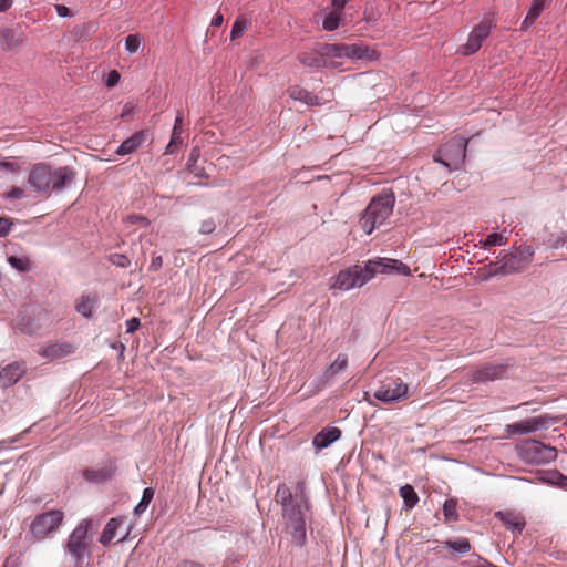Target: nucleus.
Instances as JSON below:
<instances>
[{
  "label": "nucleus",
  "mask_w": 567,
  "mask_h": 567,
  "mask_svg": "<svg viewBox=\"0 0 567 567\" xmlns=\"http://www.w3.org/2000/svg\"><path fill=\"white\" fill-rule=\"evenodd\" d=\"M275 499L281 505L284 530L290 536L292 545L296 547L305 546L307 542L306 512L309 509L308 499L303 495L293 496L286 484L278 486Z\"/></svg>",
  "instance_id": "obj_1"
},
{
  "label": "nucleus",
  "mask_w": 567,
  "mask_h": 567,
  "mask_svg": "<svg viewBox=\"0 0 567 567\" xmlns=\"http://www.w3.org/2000/svg\"><path fill=\"white\" fill-rule=\"evenodd\" d=\"M75 172L69 166L52 167L39 163L32 166L28 175V184L37 192L49 194L60 192L74 181Z\"/></svg>",
  "instance_id": "obj_2"
},
{
  "label": "nucleus",
  "mask_w": 567,
  "mask_h": 567,
  "mask_svg": "<svg viewBox=\"0 0 567 567\" xmlns=\"http://www.w3.org/2000/svg\"><path fill=\"white\" fill-rule=\"evenodd\" d=\"M394 202L392 193H382L371 199L359 221L367 235L385 223L393 212Z\"/></svg>",
  "instance_id": "obj_3"
},
{
  "label": "nucleus",
  "mask_w": 567,
  "mask_h": 567,
  "mask_svg": "<svg viewBox=\"0 0 567 567\" xmlns=\"http://www.w3.org/2000/svg\"><path fill=\"white\" fill-rule=\"evenodd\" d=\"M64 519L61 509H50L34 516L29 526L30 540L42 542L55 534Z\"/></svg>",
  "instance_id": "obj_4"
},
{
  "label": "nucleus",
  "mask_w": 567,
  "mask_h": 567,
  "mask_svg": "<svg viewBox=\"0 0 567 567\" xmlns=\"http://www.w3.org/2000/svg\"><path fill=\"white\" fill-rule=\"evenodd\" d=\"M518 457L527 464H548L557 458L556 447L537 440H524L516 444Z\"/></svg>",
  "instance_id": "obj_5"
},
{
  "label": "nucleus",
  "mask_w": 567,
  "mask_h": 567,
  "mask_svg": "<svg viewBox=\"0 0 567 567\" xmlns=\"http://www.w3.org/2000/svg\"><path fill=\"white\" fill-rule=\"evenodd\" d=\"M467 140L454 136L447 141L434 155V161L440 162L450 169L458 168L466 156Z\"/></svg>",
  "instance_id": "obj_6"
},
{
  "label": "nucleus",
  "mask_w": 567,
  "mask_h": 567,
  "mask_svg": "<svg viewBox=\"0 0 567 567\" xmlns=\"http://www.w3.org/2000/svg\"><path fill=\"white\" fill-rule=\"evenodd\" d=\"M495 27L496 21L494 14H486L470 32L466 43L458 47L457 53L464 56L476 53L481 49L483 41L487 39L492 29Z\"/></svg>",
  "instance_id": "obj_7"
},
{
  "label": "nucleus",
  "mask_w": 567,
  "mask_h": 567,
  "mask_svg": "<svg viewBox=\"0 0 567 567\" xmlns=\"http://www.w3.org/2000/svg\"><path fill=\"white\" fill-rule=\"evenodd\" d=\"M326 55L332 59L348 58L351 60H374L377 52L362 43H331L326 44Z\"/></svg>",
  "instance_id": "obj_8"
},
{
  "label": "nucleus",
  "mask_w": 567,
  "mask_h": 567,
  "mask_svg": "<svg viewBox=\"0 0 567 567\" xmlns=\"http://www.w3.org/2000/svg\"><path fill=\"white\" fill-rule=\"evenodd\" d=\"M330 288L339 290H350L354 287H361L371 280V275L367 271V265L361 267L354 265L348 269L341 270L332 278Z\"/></svg>",
  "instance_id": "obj_9"
},
{
  "label": "nucleus",
  "mask_w": 567,
  "mask_h": 567,
  "mask_svg": "<svg viewBox=\"0 0 567 567\" xmlns=\"http://www.w3.org/2000/svg\"><path fill=\"white\" fill-rule=\"evenodd\" d=\"M409 394V386L401 379H389L381 383L374 391L373 396L378 401L391 404L405 400Z\"/></svg>",
  "instance_id": "obj_10"
},
{
  "label": "nucleus",
  "mask_w": 567,
  "mask_h": 567,
  "mask_svg": "<svg viewBox=\"0 0 567 567\" xmlns=\"http://www.w3.org/2000/svg\"><path fill=\"white\" fill-rule=\"evenodd\" d=\"M90 520H82L71 533L66 543L68 553L75 559L76 563L83 560L87 548V534Z\"/></svg>",
  "instance_id": "obj_11"
},
{
  "label": "nucleus",
  "mask_w": 567,
  "mask_h": 567,
  "mask_svg": "<svg viewBox=\"0 0 567 567\" xmlns=\"http://www.w3.org/2000/svg\"><path fill=\"white\" fill-rule=\"evenodd\" d=\"M534 249L530 246L519 247L511 254L504 255L502 261L505 271L509 274L520 272L532 262Z\"/></svg>",
  "instance_id": "obj_12"
},
{
  "label": "nucleus",
  "mask_w": 567,
  "mask_h": 567,
  "mask_svg": "<svg viewBox=\"0 0 567 567\" xmlns=\"http://www.w3.org/2000/svg\"><path fill=\"white\" fill-rule=\"evenodd\" d=\"M553 421L554 419L548 415H538L508 424L506 431L511 435L533 433L549 427Z\"/></svg>",
  "instance_id": "obj_13"
},
{
  "label": "nucleus",
  "mask_w": 567,
  "mask_h": 567,
  "mask_svg": "<svg viewBox=\"0 0 567 567\" xmlns=\"http://www.w3.org/2000/svg\"><path fill=\"white\" fill-rule=\"evenodd\" d=\"M367 271L371 275V279L377 274L396 271L401 275L409 276L411 272L410 268L405 264H403L396 259H388V258H384V259L378 258V259L369 260L367 262Z\"/></svg>",
  "instance_id": "obj_14"
},
{
  "label": "nucleus",
  "mask_w": 567,
  "mask_h": 567,
  "mask_svg": "<svg viewBox=\"0 0 567 567\" xmlns=\"http://www.w3.org/2000/svg\"><path fill=\"white\" fill-rule=\"evenodd\" d=\"M299 62L308 68H328L334 66L332 55H326V44L321 45L319 50L306 51L298 54Z\"/></svg>",
  "instance_id": "obj_15"
},
{
  "label": "nucleus",
  "mask_w": 567,
  "mask_h": 567,
  "mask_svg": "<svg viewBox=\"0 0 567 567\" xmlns=\"http://www.w3.org/2000/svg\"><path fill=\"white\" fill-rule=\"evenodd\" d=\"M73 352L74 347L69 342L43 343L37 350V353L40 357L45 358L49 361L63 359Z\"/></svg>",
  "instance_id": "obj_16"
},
{
  "label": "nucleus",
  "mask_w": 567,
  "mask_h": 567,
  "mask_svg": "<svg viewBox=\"0 0 567 567\" xmlns=\"http://www.w3.org/2000/svg\"><path fill=\"white\" fill-rule=\"evenodd\" d=\"M25 363L22 361H14L0 370V385L9 388L16 384L25 373Z\"/></svg>",
  "instance_id": "obj_17"
},
{
  "label": "nucleus",
  "mask_w": 567,
  "mask_h": 567,
  "mask_svg": "<svg viewBox=\"0 0 567 567\" xmlns=\"http://www.w3.org/2000/svg\"><path fill=\"white\" fill-rule=\"evenodd\" d=\"M495 517H497L508 530L516 535H519L526 525L524 516L519 513L496 512Z\"/></svg>",
  "instance_id": "obj_18"
},
{
  "label": "nucleus",
  "mask_w": 567,
  "mask_h": 567,
  "mask_svg": "<svg viewBox=\"0 0 567 567\" xmlns=\"http://www.w3.org/2000/svg\"><path fill=\"white\" fill-rule=\"evenodd\" d=\"M148 138V132L141 130L123 141L116 150V154L124 156L134 153Z\"/></svg>",
  "instance_id": "obj_19"
},
{
  "label": "nucleus",
  "mask_w": 567,
  "mask_h": 567,
  "mask_svg": "<svg viewBox=\"0 0 567 567\" xmlns=\"http://www.w3.org/2000/svg\"><path fill=\"white\" fill-rule=\"evenodd\" d=\"M0 41L2 50L11 51L21 47L25 42V35L23 32L6 28L0 31Z\"/></svg>",
  "instance_id": "obj_20"
},
{
  "label": "nucleus",
  "mask_w": 567,
  "mask_h": 567,
  "mask_svg": "<svg viewBox=\"0 0 567 567\" xmlns=\"http://www.w3.org/2000/svg\"><path fill=\"white\" fill-rule=\"evenodd\" d=\"M341 436L340 429L336 426L326 427L321 430L316 436L313 437V445L318 450H322L331 445L333 442L339 440Z\"/></svg>",
  "instance_id": "obj_21"
},
{
  "label": "nucleus",
  "mask_w": 567,
  "mask_h": 567,
  "mask_svg": "<svg viewBox=\"0 0 567 567\" xmlns=\"http://www.w3.org/2000/svg\"><path fill=\"white\" fill-rule=\"evenodd\" d=\"M505 372L503 364H484L480 367L474 373L475 381H494L499 379Z\"/></svg>",
  "instance_id": "obj_22"
},
{
  "label": "nucleus",
  "mask_w": 567,
  "mask_h": 567,
  "mask_svg": "<svg viewBox=\"0 0 567 567\" xmlns=\"http://www.w3.org/2000/svg\"><path fill=\"white\" fill-rule=\"evenodd\" d=\"M288 95L291 99L300 101L309 106H316L321 104L318 95L298 85L289 87Z\"/></svg>",
  "instance_id": "obj_23"
},
{
  "label": "nucleus",
  "mask_w": 567,
  "mask_h": 567,
  "mask_svg": "<svg viewBox=\"0 0 567 567\" xmlns=\"http://www.w3.org/2000/svg\"><path fill=\"white\" fill-rule=\"evenodd\" d=\"M182 132H183V117L181 114H178L175 118L171 140H169L168 145L166 146L164 154H174L183 145Z\"/></svg>",
  "instance_id": "obj_24"
},
{
  "label": "nucleus",
  "mask_w": 567,
  "mask_h": 567,
  "mask_svg": "<svg viewBox=\"0 0 567 567\" xmlns=\"http://www.w3.org/2000/svg\"><path fill=\"white\" fill-rule=\"evenodd\" d=\"M551 0H534L529 11L527 12L523 23L522 29L527 30L540 16L543 10L550 4Z\"/></svg>",
  "instance_id": "obj_25"
},
{
  "label": "nucleus",
  "mask_w": 567,
  "mask_h": 567,
  "mask_svg": "<svg viewBox=\"0 0 567 567\" xmlns=\"http://www.w3.org/2000/svg\"><path fill=\"white\" fill-rule=\"evenodd\" d=\"M348 355L346 353H339L336 360L324 370L322 379L324 382L332 380L338 373L346 370L348 367Z\"/></svg>",
  "instance_id": "obj_26"
},
{
  "label": "nucleus",
  "mask_w": 567,
  "mask_h": 567,
  "mask_svg": "<svg viewBox=\"0 0 567 567\" xmlns=\"http://www.w3.org/2000/svg\"><path fill=\"white\" fill-rule=\"evenodd\" d=\"M96 302V295H83L76 300L75 310L85 318H90L92 316L93 308Z\"/></svg>",
  "instance_id": "obj_27"
},
{
  "label": "nucleus",
  "mask_w": 567,
  "mask_h": 567,
  "mask_svg": "<svg viewBox=\"0 0 567 567\" xmlns=\"http://www.w3.org/2000/svg\"><path fill=\"white\" fill-rule=\"evenodd\" d=\"M22 169V163L16 158H3L0 161V178L10 177L18 175Z\"/></svg>",
  "instance_id": "obj_28"
},
{
  "label": "nucleus",
  "mask_w": 567,
  "mask_h": 567,
  "mask_svg": "<svg viewBox=\"0 0 567 567\" xmlns=\"http://www.w3.org/2000/svg\"><path fill=\"white\" fill-rule=\"evenodd\" d=\"M123 523L122 518H111L105 525L100 542L105 546L109 545L116 535L117 527Z\"/></svg>",
  "instance_id": "obj_29"
},
{
  "label": "nucleus",
  "mask_w": 567,
  "mask_h": 567,
  "mask_svg": "<svg viewBox=\"0 0 567 567\" xmlns=\"http://www.w3.org/2000/svg\"><path fill=\"white\" fill-rule=\"evenodd\" d=\"M505 266L503 261L497 262H491L487 267L480 269V276L483 280H487L491 277L498 276V275H508L507 271H505Z\"/></svg>",
  "instance_id": "obj_30"
},
{
  "label": "nucleus",
  "mask_w": 567,
  "mask_h": 567,
  "mask_svg": "<svg viewBox=\"0 0 567 567\" xmlns=\"http://www.w3.org/2000/svg\"><path fill=\"white\" fill-rule=\"evenodd\" d=\"M400 496L403 498L404 505L408 508H413L419 502V495L410 484L400 488Z\"/></svg>",
  "instance_id": "obj_31"
},
{
  "label": "nucleus",
  "mask_w": 567,
  "mask_h": 567,
  "mask_svg": "<svg viewBox=\"0 0 567 567\" xmlns=\"http://www.w3.org/2000/svg\"><path fill=\"white\" fill-rule=\"evenodd\" d=\"M443 515L445 522L454 523L458 520L457 502L453 498L446 499L443 505Z\"/></svg>",
  "instance_id": "obj_32"
},
{
  "label": "nucleus",
  "mask_w": 567,
  "mask_h": 567,
  "mask_svg": "<svg viewBox=\"0 0 567 567\" xmlns=\"http://www.w3.org/2000/svg\"><path fill=\"white\" fill-rule=\"evenodd\" d=\"M444 546L460 554L468 553L472 548L467 538L450 539L444 542Z\"/></svg>",
  "instance_id": "obj_33"
},
{
  "label": "nucleus",
  "mask_w": 567,
  "mask_h": 567,
  "mask_svg": "<svg viewBox=\"0 0 567 567\" xmlns=\"http://www.w3.org/2000/svg\"><path fill=\"white\" fill-rule=\"evenodd\" d=\"M250 22L248 21V19L244 16H239L233 24L230 39L235 40L240 38L247 31Z\"/></svg>",
  "instance_id": "obj_34"
},
{
  "label": "nucleus",
  "mask_w": 567,
  "mask_h": 567,
  "mask_svg": "<svg viewBox=\"0 0 567 567\" xmlns=\"http://www.w3.org/2000/svg\"><path fill=\"white\" fill-rule=\"evenodd\" d=\"M153 497H154V489L152 487H146L143 491L142 499L134 508V513L136 515L144 513L146 511L148 504L153 499Z\"/></svg>",
  "instance_id": "obj_35"
},
{
  "label": "nucleus",
  "mask_w": 567,
  "mask_h": 567,
  "mask_svg": "<svg viewBox=\"0 0 567 567\" xmlns=\"http://www.w3.org/2000/svg\"><path fill=\"white\" fill-rule=\"evenodd\" d=\"M8 262L11 265L12 268L19 271L30 270V260L27 257L10 256L8 257Z\"/></svg>",
  "instance_id": "obj_36"
},
{
  "label": "nucleus",
  "mask_w": 567,
  "mask_h": 567,
  "mask_svg": "<svg viewBox=\"0 0 567 567\" xmlns=\"http://www.w3.org/2000/svg\"><path fill=\"white\" fill-rule=\"evenodd\" d=\"M142 44V37L137 33L125 38V49L130 53H136Z\"/></svg>",
  "instance_id": "obj_37"
},
{
  "label": "nucleus",
  "mask_w": 567,
  "mask_h": 567,
  "mask_svg": "<svg viewBox=\"0 0 567 567\" xmlns=\"http://www.w3.org/2000/svg\"><path fill=\"white\" fill-rule=\"evenodd\" d=\"M340 22V13L330 12L323 20V29L327 31H333L338 29Z\"/></svg>",
  "instance_id": "obj_38"
},
{
  "label": "nucleus",
  "mask_w": 567,
  "mask_h": 567,
  "mask_svg": "<svg viewBox=\"0 0 567 567\" xmlns=\"http://www.w3.org/2000/svg\"><path fill=\"white\" fill-rule=\"evenodd\" d=\"M507 243V238L504 237L502 234L492 233L487 235L486 239L483 243L484 247H492V246H503Z\"/></svg>",
  "instance_id": "obj_39"
},
{
  "label": "nucleus",
  "mask_w": 567,
  "mask_h": 567,
  "mask_svg": "<svg viewBox=\"0 0 567 567\" xmlns=\"http://www.w3.org/2000/svg\"><path fill=\"white\" fill-rule=\"evenodd\" d=\"M7 199H22L25 197V192L21 187L13 186L11 189L2 195Z\"/></svg>",
  "instance_id": "obj_40"
},
{
  "label": "nucleus",
  "mask_w": 567,
  "mask_h": 567,
  "mask_svg": "<svg viewBox=\"0 0 567 567\" xmlns=\"http://www.w3.org/2000/svg\"><path fill=\"white\" fill-rule=\"evenodd\" d=\"M111 261H112V264H114L118 267H122V268H126L131 265V260L125 255H121V254L112 255Z\"/></svg>",
  "instance_id": "obj_41"
},
{
  "label": "nucleus",
  "mask_w": 567,
  "mask_h": 567,
  "mask_svg": "<svg viewBox=\"0 0 567 567\" xmlns=\"http://www.w3.org/2000/svg\"><path fill=\"white\" fill-rule=\"evenodd\" d=\"M216 229V224L213 219H206L202 223L199 231L202 234H212Z\"/></svg>",
  "instance_id": "obj_42"
},
{
  "label": "nucleus",
  "mask_w": 567,
  "mask_h": 567,
  "mask_svg": "<svg viewBox=\"0 0 567 567\" xmlns=\"http://www.w3.org/2000/svg\"><path fill=\"white\" fill-rule=\"evenodd\" d=\"M11 229V223L8 218L0 217V237H4Z\"/></svg>",
  "instance_id": "obj_43"
},
{
  "label": "nucleus",
  "mask_w": 567,
  "mask_h": 567,
  "mask_svg": "<svg viewBox=\"0 0 567 567\" xmlns=\"http://www.w3.org/2000/svg\"><path fill=\"white\" fill-rule=\"evenodd\" d=\"M118 81H120V73L117 71L113 70L107 74L106 85L109 87H113L118 83Z\"/></svg>",
  "instance_id": "obj_44"
},
{
  "label": "nucleus",
  "mask_w": 567,
  "mask_h": 567,
  "mask_svg": "<svg viewBox=\"0 0 567 567\" xmlns=\"http://www.w3.org/2000/svg\"><path fill=\"white\" fill-rule=\"evenodd\" d=\"M140 324H141V322H140L138 318H132V319L127 320L126 332L127 333L135 332L140 328Z\"/></svg>",
  "instance_id": "obj_45"
},
{
  "label": "nucleus",
  "mask_w": 567,
  "mask_h": 567,
  "mask_svg": "<svg viewBox=\"0 0 567 567\" xmlns=\"http://www.w3.org/2000/svg\"><path fill=\"white\" fill-rule=\"evenodd\" d=\"M176 567H206L203 563L190 560V559H183L181 560Z\"/></svg>",
  "instance_id": "obj_46"
},
{
  "label": "nucleus",
  "mask_w": 567,
  "mask_h": 567,
  "mask_svg": "<svg viewBox=\"0 0 567 567\" xmlns=\"http://www.w3.org/2000/svg\"><path fill=\"white\" fill-rule=\"evenodd\" d=\"M565 244H567V236L566 237L558 236L551 240L550 247L553 249H557V248L564 246Z\"/></svg>",
  "instance_id": "obj_47"
},
{
  "label": "nucleus",
  "mask_w": 567,
  "mask_h": 567,
  "mask_svg": "<svg viewBox=\"0 0 567 567\" xmlns=\"http://www.w3.org/2000/svg\"><path fill=\"white\" fill-rule=\"evenodd\" d=\"M56 13L60 17H69L71 16L70 9L63 4H56L55 6Z\"/></svg>",
  "instance_id": "obj_48"
},
{
  "label": "nucleus",
  "mask_w": 567,
  "mask_h": 567,
  "mask_svg": "<svg viewBox=\"0 0 567 567\" xmlns=\"http://www.w3.org/2000/svg\"><path fill=\"white\" fill-rule=\"evenodd\" d=\"M128 219L131 220L132 224H136V223H142L144 225L148 224L147 219L140 215L130 216Z\"/></svg>",
  "instance_id": "obj_49"
},
{
  "label": "nucleus",
  "mask_w": 567,
  "mask_h": 567,
  "mask_svg": "<svg viewBox=\"0 0 567 567\" xmlns=\"http://www.w3.org/2000/svg\"><path fill=\"white\" fill-rule=\"evenodd\" d=\"M13 0H0V12H6L12 7Z\"/></svg>",
  "instance_id": "obj_50"
},
{
  "label": "nucleus",
  "mask_w": 567,
  "mask_h": 567,
  "mask_svg": "<svg viewBox=\"0 0 567 567\" xmlns=\"http://www.w3.org/2000/svg\"><path fill=\"white\" fill-rule=\"evenodd\" d=\"M223 22H224L223 16L220 13H216L212 20V25L218 28L223 24Z\"/></svg>",
  "instance_id": "obj_51"
},
{
  "label": "nucleus",
  "mask_w": 567,
  "mask_h": 567,
  "mask_svg": "<svg viewBox=\"0 0 567 567\" xmlns=\"http://www.w3.org/2000/svg\"><path fill=\"white\" fill-rule=\"evenodd\" d=\"M348 1L349 0H331L333 8L337 10L343 9Z\"/></svg>",
  "instance_id": "obj_52"
},
{
  "label": "nucleus",
  "mask_w": 567,
  "mask_h": 567,
  "mask_svg": "<svg viewBox=\"0 0 567 567\" xmlns=\"http://www.w3.org/2000/svg\"><path fill=\"white\" fill-rule=\"evenodd\" d=\"M161 266H162V257H161V256H158V257L153 258V260H152V267H153L154 269H158Z\"/></svg>",
  "instance_id": "obj_53"
},
{
  "label": "nucleus",
  "mask_w": 567,
  "mask_h": 567,
  "mask_svg": "<svg viewBox=\"0 0 567 567\" xmlns=\"http://www.w3.org/2000/svg\"><path fill=\"white\" fill-rule=\"evenodd\" d=\"M556 475H558V477H559V485L561 487H567V476H565L560 473H556Z\"/></svg>",
  "instance_id": "obj_54"
},
{
  "label": "nucleus",
  "mask_w": 567,
  "mask_h": 567,
  "mask_svg": "<svg viewBox=\"0 0 567 567\" xmlns=\"http://www.w3.org/2000/svg\"><path fill=\"white\" fill-rule=\"evenodd\" d=\"M6 567V566H4Z\"/></svg>",
  "instance_id": "obj_55"
}]
</instances>
